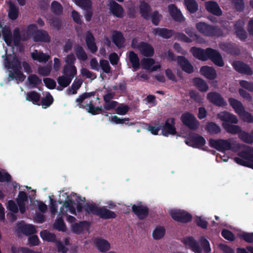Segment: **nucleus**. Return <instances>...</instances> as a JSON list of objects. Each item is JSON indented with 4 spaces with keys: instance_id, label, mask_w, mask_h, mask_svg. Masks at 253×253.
I'll use <instances>...</instances> for the list:
<instances>
[{
    "instance_id": "13",
    "label": "nucleus",
    "mask_w": 253,
    "mask_h": 253,
    "mask_svg": "<svg viewBox=\"0 0 253 253\" xmlns=\"http://www.w3.org/2000/svg\"><path fill=\"white\" fill-rule=\"evenodd\" d=\"M244 25L243 21L238 20L234 25L235 34L241 41H245L248 38V34L244 29Z\"/></svg>"
},
{
    "instance_id": "7",
    "label": "nucleus",
    "mask_w": 253,
    "mask_h": 253,
    "mask_svg": "<svg viewBox=\"0 0 253 253\" xmlns=\"http://www.w3.org/2000/svg\"><path fill=\"white\" fill-rule=\"evenodd\" d=\"M185 143L193 148H201L206 144L205 139L196 133H190L185 140Z\"/></svg>"
},
{
    "instance_id": "19",
    "label": "nucleus",
    "mask_w": 253,
    "mask_h": 253,
    "mask_svg": "<svg viewBox=\"0 0 253 253\" xmlns=\"http://www.w3.org/2000/svg\"><path fill=\"white\" fill-rule=\"evenodd\" d=\"M177 61L178 64L184 72L187 74H191L194 72L193 66L184 56H178Z\"/></svg>"
},
{
    "instance_id": "28",
    "label": "nucleus",
    "mask_w": 253,
    "mask_h": 253,
    "mask_svg": "<svg viewBox=\"0 0 253 253\" xmlns=\"http://www.w3.org/2000/svg\"><path fill=\"white\" fill-rule=\"evenodd\" d=\"M18 230L26 235H32L36 232L35 226L31 224L20 223L18 226Z\"/></svg>"
},
{
    "instance_id": "48",
    "label": "nucleus",
    "mask_w": 253,
    "mask_h": 253,
    "mask_svg": "<svg viewBox=\"0 0 253 253\" xmlns=\"http://www.w3.org/2000/svg\"><path fill=\"white\" fill-rule=\"evenodd\" d=\"M109 120L111 122L115 123V124H125L126 125L128 126H130L133 124L132 123L129 122V118H120L116 115L111 116L109 118Z\"/></svg>"
},
{
    "instance_id": "12",
    "label": "nucleus",
    "mask_w": 253,
    "mask_h": 253,
    "mask_svg": "<svg viewBox=\"0 0 253 253\" xmlns=\"http://www.w3.org/2000/svg\"><path fill=\"white\" fill-rule=\"evenodd\" d=\"M168 9L169 15L175 22L181 23L185 21V17L180 10L174 4H169Z\"/></svg>"
},
{
    "instance_id": "34",
    "label": "nucleus",
    "mask_w": 253,
    "mask_h": 253,
    "mask_svg": "<svg viewBox=\"0 0 253 253\" xmlns=\"http://www.w3.org/2000/svg\"><path fill=\"white\" fill-rule=\"evenodd\" d=\"M62 73L64 75L73 80L77 74V70L75 66L65 65L63 67Z\"/></svg>"
},
{
    "instance_id": "14",
    "label": "nucleus",
    "mask_w": 253,
    "mask_h": 253,
    "mask_svg": "<svg viewBox=\"0 0 253 253\" xmlns=\"http://www.w3.org/2000/svg\"><path fill=\"white\" fill-rule=\"evenodd\" d=\"M132 212L136 215L140 220H143L146 218L149 212V209L146 206L133 205L131 207Z\"/></svg>"
},
{
    "instance_id": "55",
    "label": "nucleus",
    "mask_w": 253,
    "mask_h": 253,
    "mask_svg": "<svg viewBox=\"0 0 253 253\" xmlns=\"http://www.w3.org/2000/svg\"><path fill=\"white\" fill-rule=\"evenodd\" d=\"M31 57L34 60H38L40 62H45L48 60L47 56L43 52H33L31 54Z\"/></svg>"
},
{
    "instance_id": "39",
    "label": "nucleus",
    "mask_w": 253,
    "mask_h": 253,
    "mask_svg": "<svg viewBox=\"0 0 253 253\" xmlns=\"http://www.w3.org/2000/svg\"><path fill=\"white\" fill-rule=\"evenodd\" d=\"M193 83L199 91L201 92H205L209 89L207 83L200 78H195L193 79Z\"/></svg>"
},
{
    "instance_id": "40",
    "label": "nucleus",
    "mask_w": 253,
    "mask_h": 253,
    "mask_svg": "<svg viewBox=\"0 0 253 253\" xmlns=\"http://www.w3.org/2000/svg\"><path fill=\"white\" fill-rule=\"evenodd\" d=\"M184 4L190 13H194L198 10V4L195 0H184Z\"/></svg>"
},
{
    "instance_id": "59",
    "label": "nucleus",
    "mask_w": 253,
    "mask_h": 253,
    "mask_svg": "<svg viewBox=\"0 0 253 253\" xmlns=\"http://www.w3.org/2000/svg\"><path fill=\"white\" fill-rule=\"evenodd\" d=\"M12 40H13L14 44L15 46H17L19 44L21 40V37L20 30L18 28H16L14 29Z\"/></svg>"
},
{
    "instance_id": "20",
    "label": "nucleus",
    "mask_w": 253,
    "mask_h": 253,
    "mask_svg": "<svg viewBox=\"0 0 253 253\" xmlns=\"http://www.w3.org/2000/svg\"><path fill=\"white\" fill-rule=\"evenodd\" d=\"M139 51L145 57H152L154 54L153 47L149 43L145 42H141L139 43Z\"/></svg>"
},
{
    "instance_id": "9",
    "label": "nucleus",
    "mask_w": 253,
    "mask_h": 253,
    "mask_svg": "<svg viewBox=\"0 0 253 253\" xmlns=\"http://www.w3.org/2000/svg\"><path fill=\"white\" fill-rule=\"evenodd\" d=\"M170 214L174 220L181 223L189 222L192 219V215L183 210H173Z\"/></svg>"
},
{
    "instance_id": "10",
    "label": "nucleus",
    "mask_w": 253,
    "mask_h": 253,
    "mask_svg": "<svg viewBox=\"0 0 253 253\" xmlns=\"http://www.w3.org/2000/svg\"><path fill=\"white\" fill-rule=\"evenodd\" d=\"M232 65L234 69L239 73L251 76L253 74L251 67L243 61L236 60L233 62Z\"/></svg>"
},
{
    "instance_id": "5",
    "label": "nucleus",
    "mask_w": 253,
    "mask_h": 253,
    "mask_svg": "<svg viewBox=\"0 0 253 253\" xmlns=\"http://www.w3.org/2000/svg\"><path fill=\"white\" fill-rule=\"evenodd\" d=\"M238 156L234 158V161L238 165L251 168L253 169V148L248 147L238 152Z\"/></svg>"
},
{
    "instance_id": "45",
    "label": "nucleus",
    "mask_w": 253,
    "mask_h": 253,
    "mask_svg": "<svg viewBox=\"0 0 253 253\" xmlns=\"http://www.w3.org/2000/svg\"><path fill=\"white\" fill-rule=\"evenodd\" d=\"M3 39L8 46L11 45L12 42V35L10 30L8 28H4L2 30Z\"/></svg>"
},
{
    "instance_id": "16",
    "label": "nucleus",
    "mask_w": 253,
    "mask_h": 253,
    "mask_svg": "<svg viewBox=\"0 0 253 253\" xmlns=\"http://www.w3.org/2000/svg\"><path fill=\"white\" fill-rule=\"evenodd\" d=\"M109 10L115 17L123 18L124 15V9L121 5L115 0H112L109 3Z\"/></svg>"
},
{
    "instance_id": "23",
    "label": "nucleus",
    "mask_w": 253,
    "mask_h": 253,
    "mask_svg": "<svg viewBox=\"0 0 253 253\" xmlns=\"http://www.w3.org/2000/svg\"><path fill=\"white\" fill-rule=\"evenodd\" d=\"M112 41L118 48H121L124 46L125 39L121 32L115 30L112 34Z\"/></svg>"
},
{
    "instance_id": "37",
    "label": "nucleus",
    "mask_w": 253,
    "mask_h": 253,
    "mask_svg": "<svg viewBox=\"0 0 253 253\" xmlns=\"http://www.w3.org/2000/svg\"><path fill=\"white\" fill-rule=\"evenodd\" d=\"M83 82V81L81 79H75L71 86L67 89V93L69 95L71 94H76L77 93V90L81 86Z\"/></svg>"
},
{
    "instance_id": "2",
    "label": "nucleus",
    "mask_w": 253,
    "mask_h": 253,
    "mask_svg": "<svg viewBox=\"0 0 253 253\" xmlns=\"http://www.w3.org/2000/svg\"><path fill=\"white\" fill-rule=\"evenodd\" d=\"M193 56L203 61L211 60L215 64L221 67V55L216 50L210 47L204 49L200 47L193 46L190 49Z\"/></svg>"
},
{
    "instance_id": "32",
    "label": "nucleus",
    "mask_w": 253,
    "mask_h": 253,
    "mask_svg": "<svg viewBox=\"0 0 253 253\" xmlns=\"http://www.w3.org/2000/svg\"><path fill=\"white\" fill-rule=\"evenodd\" d=\"M222 127L229 133L239 135L242 131L241 127L237 125H234L228 123H222Z\"/></svg>"
},
{
    "instance_id": "38",
    "label": "nucleus",
    "mask_w": 253,
    "mask_h": 253,
    "mask_svg": "<svg viewBox=\"0 0 253 253\" xmlns=\"http://www.w3.org/2000/svg\"><path fill=\"white\" fill-rule=\"evenodd\" d=\"M151 7L149 4L146 2H142L140 5V13L141 16L145 19L148 20L150 18L149 12Z\"/></svg>"
},
{
    "instance_id": "21",
    "label": "nucleus",
    "mask_w": 253,
    "mask_h": 253,
    "mask_svg": "<svg viewBox=\"0 0 253 253\" xmlns=\"http://www.w3.org/2000/svg\"><path fill=\"white\" fill-rule=\"evenodd\" d=\"M85 42L88 49L92 53H94L97 51L98 47L95 42V39L90 31L87 32L85 34Z\"/></svg>"
},
{
    "instance_id": "56",
    "label": "nucleus",
    "mask_w": 253,
    "mask_h": 253,
    "mask_svg": "<svg viewBox=\"0 0 253 253\" xmlns=\"http://www.w3.org/2000/svg\"><path fill=\"white\" fill-rule=\"evenodd\" d=\"M230 2L234 6L236 11L242 12L245 8V3L244 0H230Z\"/></svg>"
},
{
    "instance_id": "63",
    "label": "nucleus",
    "mask_w": 253,
    "mask_h": 253,
    "mask_svg": "<svg viewBox=\"0 0 253 253\" xmlns=\"http://www.w3.org/2000/svg\"><path fill=\"white\" fill-rule=\"evenodd\" d=\"M142 68L144 69H149L154 63L155 60L153 58H143L141 61Z\"/></svg>"
},
{
    "instance_id": "22",
    "label": "nucleus",
    "mask_w": 253,
    "mask_h": 253,
    "mask_svg": "<svg viewBox=\"0 0 253 253\" xmlns=\"http://www.w3.org/2000/svg\"><path fill=\"white\" fill-rule=\"evenodd\" d=\"M222 50L234 56H238L241 53V50L236 43H222Z\"/></svg>"
},
{
    "instance_id": "31",
    "label": "nucleus",
    "mask_w": 253,
    "mask_h": 253,
    "mask_svg": "<svg viewBox=\"0 0 253 253\" xmlns=\"http://www.w3.org/2000/svg\"><path fill=\"white\" fill-rule=\"evenodd\" d=\"M72 81V79L64 75L59 76L57 79V81L59 86L56 89L59 91L62 90L64 88L69 85Z\"/></svg>"
},
{
    "instance_id": "62",
    "label": "nucleus",
    "mask_w": 253,
    "mask_h": 253,
    "mask_svg": "<svg viewBox=\"0 0 253 253\" xmlns=\"http://www.w3.org/2000/svg\"><path fill=\"white\" fill-rule=\"evenodd\" d=\"M209 145L217 151L221 152V139L214 140L212 138H210L209 140Z\"/></svg>"
},
{
    "instance_id": "53",
    "label": "nucleus",
    "mask_w": 253,
    "mask_h": 253,
    "mask_svg": "<svg viewBox=\"0 0 253 253\" xmlns=\"http://www.w3.org/2000/svg\"><path fill=\"white\" fill-rule=\"evenodd\" d=\"M76 4L84 10L91 9L92 1L91 0H74Z\"/></svg>"
},
{
    "instance_id": "4",
    "label": "nucleus",
    "mask_w": 253,
    "mask_h": 253,
    "mask_svg": "<svg viewBox=\"0 0 253 253\" xmlns=\"http://www.w3.org/2000/svg\"><path fill=\"white\" fill-rule=\"evenodd\" d=\"M84 210L88 214L98 216L104 219H114L117 216L116 213L105 207H99L95 204H85Z\"/></svg>"
},
{
    "instance_id": "26",
    "label": "nucleus",
    "mask_w": 253,
    "mask_h": 253,
    "mask_svg": "<svg viewBox=\"0 0 253 253\" xmlns=\"http://www.w3.org/2000/svg\"><path fill=\"white\" fill-rule=\"evenodd\" d=\"M90 227V223L87 221H80L79 223H75L72 225L73 231L77 234L82 233L84 230H88Z\"/></svg>"
},
{
    "instance_id": "61",
    "label": "nucleus",
    "mask_w": 253,
    "mask_h": 253,
    "mask_svg": "<svg viewBox=\"0 0 253 253\" xmlns=\"http://www.w3.org/2000/svg\"><path fill=\"white\" fill-rule=\"evenodd\" d=\"M48 21L53 27L56 28L57 30L60 29L62 23L59 18L52 16L48 19Z\"/></svg>"
},
{
    "instance_id": "33",
    "label": "nucleus",
    "mask_w": 253,
    "mask_h": 253,
    "mask_svg": "<svg viewBox=\"0 0 253 253\" xmlns=\"http://www.w3.org/2000/svg\"><path fill=\"white\" fill-rule=\"evenodd\" d=\"M208 100L215 105L216 106H221V95L215 92H210L207 94Z\"/></svg>"
},
{
    "instance_id": "44",
    "label": "nucleus",
    "mask_w": 253,
    "mask_h": 253,
    "mask_svg": "<svg viewBox=\"0 0 253 253\" xmlns=\"http://www.w3.org/2000/svg\"><path fill=\"white\" fill-rule=\"evenodd\" d=\"M19 14V9L17 6H16L14 3L12 2H10L9 3V9L8 13V17L9 19L12 20H16L18 17Z\"/></svg>"
},
{
    "instance_id": "47",
    "label": "nucleus",
    "mask_w": 253,
    "mask_h": 253,
    "mask_svg": "<svg viewBox=\"0 0 253 253\" xmlns=\"http://www.w3.org/2000/svg\"><path fill=\"white\" fill-rule=\"evenodd\" d=\"M75 52L79 60L85 61L87 59V54L82 46L77 45L75 47Z\"/></svg>"
},
{
    "instance_id": "8",
    "label": "nucleus",
    "mask_w": 253,
    "mask_h": 253,
    "mask_svg": "<svg viewBox=\"0 0 253 253\" xmlns=\"http://www.w3.org/2000/svg\"><path fill=\"white\" fill-rule=\"evenodd\" d=\"M180 120L182 123L191 130H196L199 126V122L192 114L185 112L182 114Z\"/></svg>"
},
{
    "instance_id": "29",
    "label": "nucleus",
    "mask_w": 253,
    "mask_h": 253,
    "mask_svg": "<svg viewBox=\"0 0 253 253\" xmlns=\"http://www.w3.org/2000/svg\"><path fill=\"white\" fill-rule=\"evenodd\" d=\"M94 243L97 249L101 252H106L110 248V243L105 239L97 238L95 239Z\"/></svg>"
},
{
    "instance_id": "64",
    "label": "nucleus",
    "mask_w": 253,
    "mask_h": 253,
    "mask_svg": "<svg viewBox=\"0 0 253 253\" xmlns=\"http://www.w3.org/2000/svg\"><path fill=\"white\" fill-rule=\"evenodd\" d=\"M51 67L50 66L40 67L38 69V73L42 76H48L50 75Z\"/></svg>"
},
{
    "instance_id": "41",
    "label": "nucleus",
    "mask_w": 253,
    "mask_h": 253,
    "mask_svg": "<svg viewBox=\"0 0 253 253\" xmlns=\"http://www.w3.org/2000/svg\"><path fill=\"white\" fill-rule=\"evenodd\" d=\"M129 60L131 64V66L135 70H137L139 68V59L136 53L133 51L129 52Z\"/></svg>"
},
{
    "instance_id": "46",
    "label": "nucleus",
    "mask_w": 253,
    "mask_h": 253,
    "mask_svg": "<svg viewBox=\"0 0 253 253\" xmlns=\"http://www.w3.org/2000/svg\"><path fill=\"white\" fill-rule=\"evenodd\" d=\"M239 137L243 142L247 144H252L253 143V133L252 132L250 134L246 131L242 130Z\"/></svg>"
},
{
    "instance_id": "11",
    "label": "nucleus",
    "mask_w": 253,
    "mask_h": 253,
    "mask_svg": "<svg viewBox=\"0 0 253 253\" xmlns=\"http://www.w3.org/2000/svg\"><path fill=\"white\" fill-rule=\"evenodd\" d=\"M174 125L175 119L173 118L167 119L162 128V134L167 137L169 135H175L176 134V130Z\"/></svg>"
},
{
    "instance_id": "42",
    "label": "nucleus",
    "mask_w": 253,
    "mask_h": 253,
    "mask_svg": "<svg viewBox=\"0 0 253 253\" xmlns=\"http://www.w3.org/2000/svg\"><path fill=\"white\" fill-rule=\"evenodd\" d=\"M205 130L211 134H217L220 131V128L215 123L208 122L205 127Z\"/></svg>"
},
{
    "instance_id": "35",
    "label": "nucleus",
    "mask_w": 253,
    "mask_h": 253,
    "mask_svg": "<svg viewBox=\"0 0 253 253\" xmlns=\"http://www.w3.org/2000/svg\"><path fill=\"white\" fill-rule=\"evenodd\" d=\"M222 123L237 124L238 119L236 116L226 111L222 112Z\"/></svg>"
},
{
    "instance_id": "50",
    "label": "nucleus",
    "mask_w": 253,
    "mask_h": 253,
    "mask_svg": "<svg viewBox=\"0 0 253 253\" xmlns=\"http://www.w3.org/2000/svg\"><path fill=\"white\" fill-rule=\"evenodd\" d=\"M166 230L163 226H157L153 232V237L155 240L162 239L165 235Z\"/></svg>"
},
{
    "instance_id": "25",
    "label": "nucleus",
    "mask_w": 253,
    "mask_h": 253,
    "mask_svg": "<svg viewBox=\"0 0 253 253\" xmlns=\"http://www.w3.org/2000/svg\"><path fill=\"white\" fill-rule=\"evenodd\" d=\"M206 9L209 12L215 15L220 16L221 15V10L218 4L214 1H208L205 2Z\"/></svg>"
},
{
    "instance_id": "27",
    "label": "nucleus",
    "mask_w": 253,
    "mask_h": 253,
    "mask_svg": "<svg viewBox=\"0 0 253 253\" xmlns=\"http://www.w3.org/2000/svg\"><path fill=\"white\" fill-rule=\"evenodd\" d=\"M228 102L230 106L234 109L235 112L239 115H241L244 112L245 108L241 102L233 98H229Z\"/></svg>"
},
{
    "instance_id": "49",
    "label": "nucleus",
    "mask_w": 253,
    "mask_h": 253,
    "mask_svg": "<svg viewBox=\"0 0 253 253\" xmlns=\"http://www.w3.org/2000/svg\"><path fill=\"white\" fill-rule=\"evenodd\" d=\"M28 81L32 88H36L42 84V80L35 74H32L28 76Z\"/></svg>"
},
{
    "instance_id": "60",
    "label": "nucleus",
    "mask_w": 253,
    "mask_h": 253,
    "mask_svg": "<svg viewBox=\"0 0 253 253\" xmlns=\"http://www.w3.org/2000/svg\"><path fill=\"white\" fill-rule=\"evenodd\" d=\"M162 16L157 10L154 11L150 15L152 23L155 26H158L161 21Z\"/></svg>"
},
{
    "instance_id": "24",
    "label": "nucleus",
    "mask_w": 253,
    "mask_h": 253,
    "mask_svg": "<svg viewBox=\"0 0 253 253\" xmlns=\"http://www.w3.org/2000/svg\"><path fill=\"white\" fill-rule=\"evenodd\" d=\"M200 72L201 75L210 80H214L216 77V71L213 67L204 66L201 68Z\"/></svg>"
},
{
    "instance_id": "36",
    "label": "nucleus",
    "mask_w": 253,
    "mask_h": 253,
    "mask_svg": "<svg viewBox=\"0 0 253 253\" xmlns=\"http://www.w3.org/2000/svg\"><path fill=\"white\" fill-rule=\"evenodd\" d=\"M40 236L43 241L53 243H56L57 241L55 234L47 230H42L40 232Z\"/></svg>"
},
{
    "instance_id": "1",
    "label": "nucleus",
    "mask_w": 253,
    "mask_h": 253,
    "mask_svg": "<svg viewBox=\"0 0 253 253\" xmlns=\"http://www.w3.org/2000/svg\"><path fill=\"white\" fill-rule=\"evenodd\" d=\"M2 55V57H5L4 65L6 68L8 69H11L12 71H9V80L15 79L20 82H23L26 78V76L22 73L21 62L20 60L16 56L15 54H7Z\"/></svg>"
},
{
    "instance_id": "3",
    "label": "nucleus",
    "mask_w": 253,
    "mask_h": 253,
    "mask_svg": "<svg viewBox=\"0 0 253 253\" xmlns=\"http://www.w3.org/2000/svg\"><path fill=\"white\" fill-rule=\"evenodd\" d=\"M199 243L193 236H189L185 238L183 240V243L195 253H202L203 251L205 253H209L211 251L210 244L209 241L204 236L199 238Z\"/></svg>"
},
{
    "instance_id": "58",
    "label": "nucleus",
    "mask_w": 253,
    "mask_h": 253,
    "mask_svg": "<svg viewBox=\"0 0 253 253\" xmlns=\"http://www.w3.org/2000/svg\"><path fill=\"white\" fill-rule=\"evenodd\" d=\"M100 67L105 73L109 74L111 73V67L107 60L101 59L99 62V68Z\"/></svg>"
},
{
    "instance_id": "54",
    "label": "nucleus",
    "mask_w": 253,
    "mask_h": 253,
    "mask_svg": "<svg viewBox=\"0 0 253 253\" xmlns=\"http://www.w3.org/2000/svg\"><path fill=\"white\" fill-rule=\"evenodd\" d=\"M54 227L59 231H65L66 227L64 220L62 217H58L54 224Z\"/></svg>"
},
{
    "instance_id": "6",
    "label": "nucleus",
    "mask_w": 253,
    "mask_h": 253,
    "mask_svg": "<svg viewBox=\"0 0 253 253\" xmlns=\"http://www.w3.org/2000/svg\"><path fill=\"white\" fill-rule=\"evenodd\" d=\"M196 27L200 33L207 37H218L221 35V30L219 28L211 26L204 22L197 23Z\"/></svg>"
},
{
    "instance_id": "57",
    "label": "nucleus",
    "mask_w": 253,
    "mask_h": 253,
    "mask_svg": "<svg viewBox=\"0 0 253 253\" xmlns=\"http://www.w3.org/2000/svg\"><path fill=\"white\" fill-rule=\"evenodd\" d=\"M238 236L241 239L243 240L247 243H253V233H249L244 232L242 233L238 234Z\"/></svg>"
},
{
    "instance_id": "52",
    "label": "nucleus",
    "mask_w": 253,
    "mask_h": 253,
    "mask_svg": "<svg viewBox=\"0 0 253 253\" xmlns=\"http://www.w3.org/2000/svg\"><path fill=\"white\" fill-rule=\"evenodd\" d=\"M53 102V98L50 93H48L45 97H43L41 99L40 102L42 108L46 109L49 107Z\"/></svg>"
},
{
    "instance_id": "43",
    "label": "nucleus",
    "mask_w": 253,
    "mask_h": 253,
    "mask_svg": "<svg viewBox=\"0 0 253 253\" xmlns=\"http://www.w3.org/2000/svg\"><path fill=\"white\" fill-rule=\"evenodd\" d=\"M87 109H85L87 110V112L92 115H96L104 113L102 106L95 107L92 103V101H90L89 103L87 104Z\"/></svg>"
},
{
    "instance_id": "30",
    "label": "nucleus",
    "mask_w": 253,
    "mask_h": 253,
    "mask_svg": "<svg viewBox=\"0 0 253 253\" xmlns=\"http://www.w3.org/2000/svg\"><path fill=\"white\" fill-rule=\"evenodd\" d=\"M26 100L32 102L33 104L38 106L41 105V94L36 91H31L27 93Z\"/></svg>"
},
{
    "instance_id": "17",
    "label": "nucleus",
    "mask_w": 253,
    "mask_h": 253,
    "mask_svg": "<svg viewBox=\"0 0 253 253\" xmlns=\"http://www.w3.org/2000/svg\"><path fill=\"white\" fill-rule=\"evenodd\" d=\"M240 148V144L233 139H222V153H224L226 150H231L234 152H239Z\"/></svg>"
},
{
    "instance_id": "15",
    "label": "nucleus",
    "mask_w": 253,
    "mask_h": 253,
    "mask_svg": "<svg viewBox=\"0 0 253 253\" xmlns=\"http://www.w3.org/2000/svg\"><path fill=\"white\" fill-rule=\"evenodd\" d=\"M33 40L35 42H49L51 37L44 30H37L33 33Z\"/></svg>"
},
{
    "instance_id": "18",
    "label": "nucleus",
    "mask_w": 253,
    "mask_h": 253,
    "mask_svg": "<svg viewBox=\"0 0 253 253\" xmlns=\"http://www.w3.org/2000/svg\"><path fill=\"white\" fill-rule=\"evenodd\" d=\"M152 33L155 36H158L163 39H168L171 38L175 34L173 30L168 29L165 28H153Z\"/></svg>"
},
{
    "instance_id": "51",
    "label": "nucleus",
    "mask_w": 253,
    "mask_h": 253,
    "mask_svg": "<svg viewBox=\"0 0 253 253\" xmlns=\"http://www.w3.org/2000/svg\"><path fill=\"white\" fill-rule=\"evenodd\" d=\"M51 10L56 15H60L63 13V7L59 2L54 0L51 3Z\"/></svg>"
}]
</instances>
